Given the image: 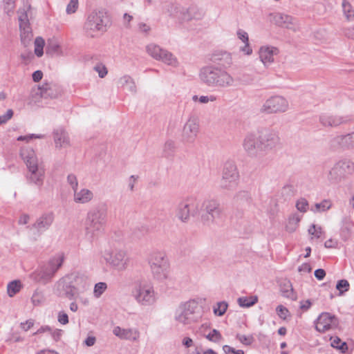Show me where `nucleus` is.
<instances>
[{"label": "nucleus", "instance_id": "38", "mask_svg": "<svg viewBox=\"0 0 354 354\" xmlns=\"http://www.w3.org/2000/svg\"><path fill=\"white\" fill-rule=\"evenodd\" d=\"M301 219V216L299 214L295 213L291 214L289 218L288 223L286 225V230L288 232H294L296 231L297 228L299 226V223Z\"/></svg>", "mask_w": 354, "mask_h": 354}, {"label": "nucleus", "instance_id": "59", "mask_svg": "<svg viewBox=\"0 0 354 354\" xmlns=\"http://www.w3.org/2000/svg\"><path fill=\"white\" fill-rule=\"evenodd\" d=\"M278 316L283 319H286L289 315L288 310L282 305H279L276 308Z\"/></svg>", "mask_w": 354, "mask_h": 354}, {"label": "nucleus", "instance_id": "35", "mask_svg": "<svg viewBox=\"0 0 354 354\" xmlns=\"http://www.w3.org/2000/svg\"><path fill=\"white\" fill-rule=\"evenodd\" d=\"M176 217L182 222L188 221L192 216L183 201L179 203L176 209Z\"/></svg>", "mask_w": 354, "mask_h": 354}, {"label": "nucleus", "instance_id": "63", "mask_svg": "<svg viewBox=\"0 0 354 354\" xmlns=\"http://www.w3.org/2000/svg\"><path fill=\"white\" fill-rule=\"evenodd\" d=\"M12 115L13 111L12 109H8L5 114L0 115V125L6 124L12 118Z\"/></svg>", "mask_w": 354, "mask_h": 354}, {"label": "nucleus", "instance_id": "9", "mask_svg": "<svg viewBox=\"0 0 354 354\" xmlns=\"http://www.w3.org/2000/svg\"><path fill=\"white\" fill-rule=\"evenodd\" d=\"M132 295L136 301L142 306H151L156 301L154 288L148 283H137L132 291Z\"/></svg>", "mask_w": 354, "mask_h": 354}, {"label": "nucleus", "instance_id": "41", "mask_svg": "<svg viewBox=\"0 0 354 354\" xmlns=\"http://www.w3.org/2000/svg\"><path fill=\"white\" fill-rule=\"evenodd\" d=\"M344 16L348 21L354 20V8L347 0H343L342 3Z\"/></svg>", "mask_w": 354, "mask_h": 354}, {"label": "nucleus", "instance_id": "53", "mask_svg": "<svg viewBox=\"0 0 354 354\" xmlns=\"http://www.w3.org/2000/svg\"><path fill=\"white\" fill-rule=\"evenodd\" d=\"M331 346L334 348L341 350L343 352L347 349L346 344L342 342V340L337 337L332 339Z\"/></svg>", "mask_w": 354, "mask_h": 354}, {"label": "nucleus", "instance_id": "17", "mask_svg": "<svg viewBox=\"0 0 354 354\" xmlns=\"http://www.w3.org/2000/svg\"><path fill=\"white\" fill-rule=\"evenodd\" d=\"M349 120L348 116L340 115L333 112L322 113L319 117L320 124L326 128H335L346 123Z\"/></svg>", "mask_w": 354, "mask_h": 354}, {"label": "nucleus", "instance_id": "54", "mask_svg": "<svg viewBox=\"0 0 354 354\" xmlns=\"http://www.w3.org/2000/svg\"><path fill=\"white\" fill-rule=\"evenodd\" d=\"M67 183L70 185L72 190L74 191L78 188V180L77 176L74 174H69L66 178Z\"/></svg>", "mask_w": 354, "mask_h": 354}, {"label": "nucleus", "instance_id": "18", "mask_svg": "<svg viewBox=\"0 0 354 354\" xmlns=\"http://www.w3.org/2000/svg\"><path fill=\"white\" fill-rule=\"evenodd\" d=\"M269 20L271 23L281 28L293 30L297 29L295 19L292 17L283 13H271L269 15Z\"/></svg>", "mask_w": 354, "mask_h": 354}, {"label": "nucleus", "instance_id": "51", "mask_svg": "<svg viewBox=\"0 0 354 354\" xmlns=\"http://www.w3.org/2000/svg\"><path fill=\"white\" fill-rule=\"evenodd\" d=\"M79 0H70L66 6V12L67 15L74 14L78 9Z\"/></svg>", "mask_w": 354, "mask_h": 354}, {"label": "nucleus", "instance_id": "44", "mask_svg": "<svg viewBox=\"0 0 354 354\" xmlns=\"http://www.w3.org/2000/svg\"><path fill=\"white\" fill-rule=\"evenodd\" d=\"M258 301L257 296L241 297L237 300L239 305L242 308H249Z\"/></svg>", "mask_w": 354, "mask_h": 354}, {"label": "nucleus", "instance_id": "2", "mask_svg": "<svg viewBox=\"0 0 354 354\" xmlns=\"http://www.w3.org/2000/svg\"><path fill=\"white\" fill-rule=\"evenodd\" d=\"M199 78L207 86L221 88L232 87L235 82L225 68L213 65L203 67L199 72Z\"/></svg>", "mask_w": 354, "mask_h": 354}, {"label": "nucleus", "instance_id": "21", "mask_svg": "<svg viewBox=\"0 0 354 354\" xmlns=\"http://www.w3.org/2000/svg\"><path fill=\"white\" fill-rule=\"evenodd\" d=\"M330 146L333 149L339 147L354 148V132L334 137L330 141Z\"/></svg>", "mask_w": 354, "mask_h": 354}, {"label": "nucleus", "instance_id": "11", "mask_svg": "<svg viewBox=\"0 0 354 354\" xmlns=\"http://www.w3.org/2000/svg\"><path fill=\"white\" fill-rule=\"evenodd\" d=\"M239 178V174L236 165L232 162H225L220 181L221 187L227 190L233 189L237 185Z\"/></svg>", "mask_w": 354, "mask_h": 354}, {"label": "nucleus", "instance_id": "33", "mask_svg": "<svg viewBox=\"0 0 354 354\" xmlns=\"http://www.w3.org/2000/svg\"><path fill=\"white\" fill-rule=\"evenodd\" d=\"M46 53L50 56H62L64 52L59 41L56 39H51L48 41L46 48Z\"/></svg>", "mask_w": 354, "mask_h": 354}, {"label": "nucleus", "instance_id": "6", "mask_svg": "<svg viewBox=\"0 0 354 354\" xmlns=\"http://www.w3.org/2000/svg\"><path fill=\"white\" fill-rule=\"evenodd\" d=\"M201 317L198 303L194 299L181 303L175 310L174 319L178 324L187 326L198 322Z\"/></svg>", "mask_w": 354, "mask_h": 354}, {"label": "nucleus", "instance_id": "37", "mask_svg": "<svg viewBox=\"0 0 354 354\" xmlns=\"http://www.w3.org/2000/svg\"><path fill=\"white\" fill-rule=\"evenodd\" d=\"M42 234V231L35 224V223L26 227V238L31 241H37Z\"/></svg>", "mask_w": 354, "mask_h": 354}, {"label": "nucleus", "instance_id": "7", "mask_svg": "<svg viewBox=\"0 0 354 354\" xmlns=\"http://www.w3.org/2000/svg\"><path fill=\"white\" fill-rule=\"evenodd\" d=\"M353 173L354 162L349 159H342L336 162L328 171L327 180L330 184L337 185Z\"/></svg>", "mask_w": 354, "mask_h": 354}, {"label": "nucleus", "instance_id": "22", "mask_svg": "<svg viewBox=\"0 0 354 354\" xmlns=\"http://www.w3.org/2000/svg\"><path fill=\"white\" fill-rule=\"evenodd\" d=\"M278 53V48L274 46H263L259 48V58L265 67H268L274 62V56L277 55Z\"/></svg>", "mask_w": 354, "mask_h": 354}, {"label": "nucleus", "instance_id": "48", "mask_svg": "<svg viewBox=\"0 0 354 354\" xmlns=\"http://www.w3.org/2000/svg\"><path fill=\"white\" fill-rule=\"evenodd\" d=\"M350 284L346 279L339 280L336 284V288L339 292V295H343L344 292L349 290Z\"/></svg>", "mask_w": 354, "mask_h": 354}, {"label": "nucleus", "instance_id": "43", "mask_svg": "<svg viewBox=\"0 0 354 354\" xmlns=\"http://www.w3.org/2000/svg\"><path fill=\"white\" fill-rule=\"evenodd\" d=\"M22 285L20 280L10 281L7 286V292L12 297L18 293L21 289Z\"/></svg>", "mask_w": 354, "mask_h": 354}, {"label": "nucleus", "instance_id": "56", "mask_svg": "<svg viewBox=\"0 0 354 354\" xmlns=\"http://www.w3.org/2000/svg\"><path fill=\"white\" fill-rule=\"evenodd\" d=\"M93 69L95 71H96L98 73L99 77L101 78L104 77L107 75V73H108L106 67L102 63L97 64L93 67Z\"/></svg>", "mask_w": 354, "mask_h": 354}, {"label": "nucleus", "instance_id": "31", "mask_svg": "<svg viewBox=\"0 0 354 354\" xmlns=\"http://www.w3.org/2000/svg\"><path fill=\"white\" fill-rule=\"evenodd\" d=\"M118 86L126 89L131 93H136L137 91L136 85L133 79L128 75H124L118 80Z\"/></svg>", "mask_w": 354, "mask_h": 354}, {"label": "nucleus", "instance_id": "10", "mask_svg": "<svg viewBox=\"0 0 354 354\" xmlns=\"http://www.w3.org/2000/svg\"><path fill=\"white\" fill-rule=\"evenodd\" d=\"M289 109V102L283 96L276 95L268 97L261 107V112L267 114L283 113Z\"/></svg>", "mask_w": 354, "mask_h": 354}, {"label": "nucleus", "instance_id": "3", "mask_svg": "<svg viewBox=\"0 0 354 354\" xmlns=\"http://www.w3.org/2000/svg\"><path fill=\"white\" fill-rule=\"evenodd\" d=\"M107 219L106 209L95 207L90 209L85 220V236L92 241L101 233L106 225Z\"/></svg>", "mask_w": 354, "mask_h": 354}, {"label": "nucleus", "instance_id": "15", "mask_svg": "<svg viewBox=\"0 0 354 354\" xmlns=\"http://www.w3.org/2000/svg\"><path fill=\"white\" fill-rule=\"evenodd\" d=\"M62 93V88L59 84L53 82H46L37 88L32 96L35 98V102H39V98H57L61 96Z\"/></svg>", "mask_w": 354, "mask_h": 354}, {"label": "nucleus", "instance_id": "49", "mask_svg": "<svg viewBox=\"0 0 354 354\" xmlns=\"http://www.w3.org/2000/svg\"><path fill=\"white\" fill-rule=\"evenodd\" d=\"M296 208L298 211L302 213H305L308 209V203L304 198H301L297 200L296 203Z\"/></svg>", "mask_w": 354, "mask_h": 354}, {"label": "nucleus", "instance_id": "1", "mask_svg": "<svg viewBox=\"0 0 354 354\" xmlns=\"http://www.w3.org/2000/svg\"><path fill=\"white\" fill-rule=\"evenodd\" d=\"M279 145L280 138L278 133L268 128H263L257 132L246 134L242 142L245 153L255 159L262 158Z\"/></svg>", "mask_w": 354, "mask_h": 354}, {"label": "nucleus", "instance_id": "26", "mask_svg": "<svg viewBox=\"0 0 354 354\" xmlns=\"http://www.w3.org/2000/svg\"><path fill=\"white\" fill-rule=\"evenodd\" d=\"M94 197L93 192L86 188L75 189L73 191V201L76 203L86 204L91 202Z\"/></svg>", "mask_w": 354, "mask_h": 354}, {"label": "nucleus", "instance_id": "30", "mask_svg": "<svg viewBox=\"0 0 354 354\" xmlns=\"http://www.w3.org/2000/svg\"><path fill=\"white\" fill-rule=\"evenodd\" d=\"M211 60L224 68H227L232 64V58L227 52H217L212 55Z\"/></svg>", "mask_w": 354, "mask_h": 354}, {"label": "nucleus", "instance_id": "24", "mask_svg": "<svg viewBox=\"0 0 354 354\" xmlns=\"http://www.w3.org/2000/svg\"><path fill=\"white\" fill-rule=\"evenodd\" d=\"M55 221V214L53 212H46L41 214L35 221V224L44 233L53 225Z\"/></svg>", "mask_w": 354, "mask_h": 354}, {"label": "nucleus", "instance_id": "27", "mask_svg": "<svg viewBox=\"0 0 354 354\" xmlns=\"http://www.w3.org/2000/svg\"><path fill=\"white\" fill-rule=\"evenodd\" d=\"M147 262L149 267L169 265V260L165 252L158 250L153 251L149 254Z\"/></svg>", "mask_w": 354, "mask_h": 354}, {"label": "nucleus", "instance_id": "42", "mask_svg": "<svg viewBox=\"0 0 354 354\" xmlns=\"http://www.w3.org/2000/svg\"><path fill=\"white\" fill-rule=\"evenodd\" d=\"M146 48L148 54L156 60L160 59V56L164 50L163 48L154 44H149Z\"/></svg>", "mask_w": 354, "mask_h": 354}, {"label": "nucleus", "instance_id": "25", "mask_svg": "<svg viewBox=\"0 0 354 354\" xmlns=\"http://www.w3.org/2000/svg\"><path fill=\"white\" fill-rule=\"evenodd\" d=\"M193 8L185 9L177 5L171 4L168 12L170 15L182 21H188L192 19L191 13Z\"/></svg>", "mask_w": 354, "mask_h": 354}, {"label": "nucleus", "instance_id": "61", "mask_svg": "<svg viewBox=\"0 0 354 354\" xmlns=\"http://www.w3.org/2000/svg\"><path fill=\"white\" fill-rule=\"evenodd\" d=\"M308 233L314 235L317 238H319L322 233V227L313 224L308 229Z\"/></svg>", "mask_w": 354, "mask_h": 354}, {"label": "nucleus", "instance_id": "60", "mask_svg": "<svg viewBox=\"0 0 354 354\" xmlns=\"http://www.w3.org/2000/svg\"><path fill=\"white\" fill-rule=\"evenodd\" d=\"M236 339L243 344L249 346L253 342L252 336H246L244 335L238 334L236 335Z\"/></svg>", "mask_w": 354, "mask_h": 354}, {"label": "nucleus", "instance_id": "52", "mask_svg": "<svg viewBox=\"0 0 354 354\" xmlns=\"http://www.w3.org/2000/svg\"><path fill=\"white\" fill-rule=\"evenodd\" d=\"M106 288L107 285L106 283L99 282L96 283L94 287V295L97 298L100 297Z\"/></svg>", "mask_w": 354, "mask_h": 354}, {"label": "nucleus", "instance_id": "47", "mask_svg": "<svg viewBox=\"0 0 354 354\" xmlns=\"http://www.w3.org/2000/svg\"><path fill=\"white\" fill-rule=\"evenodd\" d=\"M227 306L228 304L225 301L218 302L213 308L214 315L216 316L223 315L227 309Z\"/></svg>", "mask_w": 354, "mask_h": 354}, {"label": "nucleus", "instance_id": "13", "mask_svg": "<svg viewBox=\"0 0 354 354\" xmlns=\"http://www.w3.org/2000/svg\"><path fill=\"white\" fill-rule=\"evenodd\" d=\"M203 205L205 213L202 215V221L205 224L209 225L221 218L223 209L216 200H205Z\"/></svg>", "mask_w": 354, "mask_h": 354}, {"label": "nucleus", "instance_id": "5", "mask_svg": "<svg viewBox=\"0 0 354 354\" xmlns=\"http://www.w3.org/2000/svg\"><path fill=\"white\" fill-rule=\"evenodd\" d=\"M27 168L26 178L27 182L37 187H41L45 177V166L41 160H39L34 151H29L24 159Z\"/></svg>", "mask_w": 354, "mask_h": 354}, {"label": "nucleus", "instance_id": "19", "mask_svg": "<svg viewBox=\"0 0 354 354\" xmlns=\"http://www.w3.org/2000/svg\"><path fill=\"white\" fill-rule=\"evenodd\" d=\"M337 319L328 313H322L315 322V328L317 331L325 333L326 331L337 327Z\"/></svg>", "mask_w": 354, "mask_h": 354}, {"label": "nucleus", "instance_id": "12", "mask_svg": "<svg viewBox=\"0 0 354 354\" xmlns=\"http://www.w3.org/2000/svg\"><path fill=\"white\" fill-rule=\"evenodd\" d=\"M104 257L107 263L119 271L126 270L129 263L127 252L122 249L106 251Z\"/></svg>", "mask_w": 354, "mask_h": 354}, {"label": "nucleus", "instance_id": "40", "mask_svg": "<svg viewBox=\"0 0 354 354\" xmlns=\"http://www.w3.org/2000/svg\"><path fill=\"white\" fill-rule=\"evenodd\" d=\"M332 207V202L330 200H323L320 203H315L310 207V209L313 213H322L325 212Z\"/></svg>", "mask_w": 354, "mask_h": 354}, {"label": "nucleus", "instance_id": "57", "mask_svg": "<svg viewBox=\"0 0 354 354\" xmlns=\"http://www.w3.org/2000/svg\"><path fill=\"white\" fill-rule=\"evenodd\" d=\"M175 149V143L172 140H167L164 145V153L167 156H170Z\"/></svg>", "mask_w": 354, "mask_h": 354}, {"label": "nucleus", "instance_id": "58", "mask_svg": "<svg viewBox=\"0 0 354 354\" xmlns=\"http://www.w3.org/2000/svg\"><path fill=\"white\" fill-rule=\"evenodd\" d=\"M249 198H250V194L246 191H240V192H237L234 198V199L236 202H239V203L243 202V201H247L249 200Z\"/></svg>", "mask_w": 354, "mask_h": 354}, {"label": "nucleus", "instance_id": "64", "mask_svg": "<svg viewBox=\"0 0 354 354\" xmlns=\"http://www.w3.org/2000/svg\"><path fill=\"white\" fill-rule=\"evenodd\" d=\"M223 350L227 354H229V353H230V354H244L243 351L236 350L234 348H232L228 345L223 346Z\"/></svg>", "mask_w": 354, "mask_h": 354}, {"label": "nucleus", "instance_id": "39", "mask_svg": "<svg viewBox=\"0 0 354 354\" xmlns=\"http://www.w3.org/2000/svg\"><path fill=\"white\" fill-rule=\"evenodd\" d=\"M158 61H161L167 65L171 66L174 67H176L178 65V62L177 58L170 52L164 49L160 59Z\"/></svg>", "mask_w": 354, "mask_h": 354}, {"label": "nucleus", "instance_id": "4", "mask_svg": "<svg viewBox=\"0 0 354 354\" xmlns=\"http://www.w3.org/2000/svg\"><path fill=\"white\" fill-rule=\"evenodd\" d=\"M64 261L63 253H57L52 257L46 263L39 266L30 275V278L35 282L46 284L50 281L56 272L62 267Z\"/></svg>", "mask_w": 354, "mask_h": 354}, {"label": "nucleus", "instance_id": "46", "mask_svg": "<svg viewBox=\"0 0 354 354\" xmlns=\"http://www.w3.org/2000/svg\"><path fill=\"white\" fill-rule=\"evenodd\" d=\"M44 45H45V41L42 37H37L35 39V53L38 57H40L43 55Z\"/></svg>", "mask_w": 354, "mask_h": 354}, {"label": "nucleus", "instance_id": "29", "mask_svg": "<svg viewBox=\"0 0 354 354\" xmlns=\"http://www.w3.org/2000/svg\"><path fill=\"white\" fill-rule=\"evenodd\" d=\"M150 270L153 278L159 281H163L169 276L170 266H151Z\"/></svg>", "mask_w": 354, "mask_h": 354}, {"label": "nucleus", "instance_id": "55", "mask_svg": "<svg viewBox=\"0 0 354 354\" xmlns=\"http://www.w3.org/2000/svg\"><path fill=\"white\" fill-rule=\"evenodd\" d=\"M33 305H39L44 301V297L41 292L36 290L31 298Z\"/></svg>", "mask_w": 354, "mask_h": 354}, {"label": "nucleus", "instance_id": "50", "mask_svg": "<svg viewBox=\"0 0 354 354\" xmlns=\"http://www.w3.org/2000/svg\"><path fill=\"white\" fill-rule=\"evenodd\" d=\"M206 338L211 342L217 343L222 339V335L218 330L213 329L208 335H206Z\"/></svg>", "mask_w": 354, "mask_h": 354}, {"label": "nucleus", "instance_id": "36", "mask_svg": "<svg viewBox=\"0 0 354 354\" xmlns=\"http://www.w3.org/2000/svg\"><path fill=\"white\" fill-rule=\"evenodd\" d=\"M70 277L73 278L72 283L77 289V294L82 292L88 288V284L86 280L82 276L76 275V274H71Z\"/></svg>", "mask_w": 354, "mask_h": 354}, {"label": "nucleus", "instance_id": "62", "mask_svg": "<svg viewBox=\"0 0 354 354\" xmlns=\"http://www.w3.org/2000/svg\"><path fill=\"white\" fill-rule=\"evenodd\" d=\"M217 100L216 96L214 95H202L199 97L198 102L201 104H207L209 102H214Z\"/></svg>", "mask_w": 354, "mask_h": 354}, {"label": "nucleus", "instance_id": "20", "mask_svg": "<svg viewBox=\"0 0 354 354\" xmlns=\"http://www.w3.org/2000/svg\"><path fill=\"white\" fill-rule=\"evenodd\" d=\"M35 14V11L29 2L24 3V37H26L29 40L33 36L29 21L34 18Z\"/></svg>", "mask_w": 354, "mask_h": 354}, {"label": "nucleus", "instance_id": "28", "mask_svg": "<svg viewBox=\"0 0 354 354\" xmlns=\"http://www.w3.org/2000/svg\"><path fill=\"white\" fill-rule=\"evenodd\" d=\"M53 138L57 149L67 148L70 146V139L66 131L58 129L53 132Z\"/></svg>", "mask_w": 354, "mask_h": 354}, {"label": "nucleus", "instance_id": "34", "mask_svg": "<svg viewBox=\"0 0 354 354\" xmlns=\"http://www.w3.org/2000/svg\"><path fill=\"white\" fill-rule=\"evenodd\" d=\"M280 290L284 297L295 300L297 295L294 292L292 283L288 280H285L280 283Z\"/></svg>", "mask_w": 354, "mask_h": 354}, {"label": "nucleus", "instance_id": "32", "mask_svg": "<svg viewBox=\"0 0 354 354\" xmlns=\"http://www.w3.org/2000/svg\"><path fill=\"white\" fill-rule=\"evenodd\" d=\"M187 205L192 216H195L200 213L201 204L200 200L194 196H189L183 201Z\"/></svg>", "mask_w": 354, "mask_h": 354}, {"label": "nucleus", "instance_id": "8", "mask_svg": "<svg viewBox=\"0 0 354 354\" xmlns=\"http://www.w3.org/2000/svg\"><path fill=\"white\" fill-rule=\"evenodd\" d=\"M107 22V17L104 12L93 11L88 15L84 28L88 36L94 37L99 32L106 31Z\"/></svg>", "mask_w": 354, "mask_h": 354}, {"label": "nucleus", "instance_id": "45", "mask_svg": "<svg viewBox=\"0 0 354 354\" xmlns=\"http://www.w3.org/2000/svg\"><path fill=\"white\" fill-rule=\"evenodd\" d=\"M254 76L248 73H240L236 80L242 85H250L254 82Z\"/></svg>", "mask_w": 354, "mask_h": 354}, {"label": "nucleus", "instance_id": "14", "mask_svg": "<svg viewBox=\"0 0 354 354\" xmlns=\"http://www.w3.org/2000/svg\"><path fill=\"white\" fill-rule=\"evenodd\" d=\"M72 279L67 275L58 280L54 286V292L59 297H66L70 300L77 297V288L72 283Z\"/></svg>", "mask_w": 354, "mask_h": 354}, {"label": "nucleus", "instance_id": "16", "mask_svg": "<svg viewBox=\"0 0 354 354\" xmlns=\"http://www.w3.org/2000/svg\"><path fill=\"white\" fill-rule=\"evenodd\" d=\"M198 118L195 115H190L183 128L181 133L183 142L185 144H193L198 136Z\"/></svg>", "mask_w": 354, "mask_h": 354}, {"label": "nucleus", "instance_id": "23", "mask_svg": "<svg viewBox=\"0 0 354 354\" xmlns=\"http://www.w3.org/2000/svg\"><path fill=\"white\" fill-rule=\"evenodd\" d=\"M113 333L121 339L137 341L140 337V333L134 328H122L120 326L114 327Z\"/></svg>", "mask_w": 354, "mask_h": 354}]
</instances>
